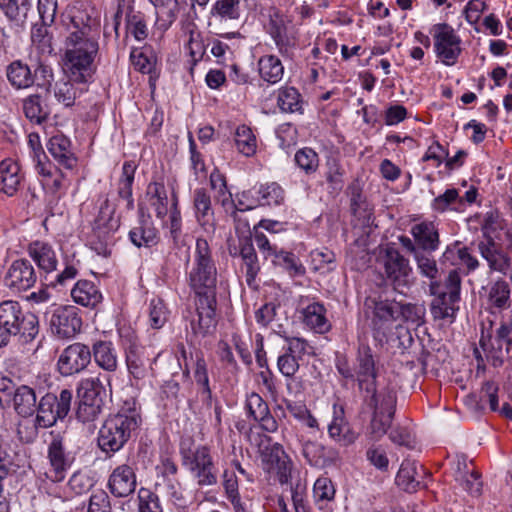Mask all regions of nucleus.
<instances>
[{
    "label": "nucleus",
    "mask_w": 512,
    "mask_h": 512,
    "mask_svg": "<svg viewBox=\"0 0 512 512\" xmlns=\"http://www.w3.org/2000/svg\"><path fill=\"white\" fill-rule=\"evenodd\" d=\"M486 310L490 313H498L511 307L510 285L504 279L493 281L484 288L482 296Z\"/></svg>",
    "instance_id": "14"
},
{
    "label": "nucleus",
    "mask_w": 512,
    "mask_h": 512,
    "mask_svg": "<svg viewBox=\"0 0 512 512\" xmlns=\"http://www.w3.org/2000/svg\"><path fill=\"white\" fill-rule=\"evenodd\" d=\"M365 304L372 309L374 325L398 320L399 302L395 300L368 298Z\"/></svg>",
    "instance_id": "25"
},
{
    "label": "nucleus",
    "mask_w": 512,
    "mask_h": 512,
    "mask_svg": "<svg viewBox=\"0 0 512 512\" xmlns=\"http://www.w3.org/2000/svg\"><path fill=\"white\" fill-rule=\"evenodd\" d=\"M425 474L422 465L415 460L405 459L396 476V484L407 492H415L420 486Z\"/></svg>",
    "instance_id": "22"
},
{
    "label": "nucleus",
    "mask_w": 512,
    "mask_h": 512,
    "mask_svg": "<svg viewBox=\"0 0 512 512\" xmlns=\"http://www.w3.org/2000/svg\"><path fill=\"white\" fill-rule=\"evenodd\" d=\"M441 287L438 281L430 283V293L435 295V299L431 303V314L434 319L442 320L453 318L455 314V304L458 301H451L447 293H439Z\"/></svg>",
    "instance_id": "28"
},
{
    "label": "nucleus",
    "mask_w": 512,
    "mask_h": 512,
    "mask_svg": "<svg viewBox=\"0 0 512 512\" xmlns=\"http://www.w3.org/2000/svg\"><path fill=\"white\" fill-rule=\"evenodd\" d=\"M245 407L249 416L258 422L263 430L269 433L277 431L278 423L274 416L271 415L268 404L259 394H249Z\"/></svg>",
    "instance_id": "15"
},
{
    "label": "nucleus",
    "mask_w": 512,
    "mask_h": 512,
    "mask_svg": "<svg viewBox=\"0 0 512 512\" xmlns=\"http://www.w3.org/2000/svg\"><path fill=\"white\" fill-rule=\"evenodd\" d=\"M6 76L9 83L16 89H25L34 83V76L29 66L21 60H15L7 66Z\"/></svg>",
    "instance_id": "33"
},
{
    "label": "nucleus",
    "mask_w": 512,
    "mask_h": 512,
    "mask_svg": "<svg viewBox=\"0 0 512 512\" xmlns=\"http://www.w3.org/2000/svg\"><path fill=\"white\" fill-rule=\"evenodd\" d=\"M371 394L369 405L374 408V411L378 414H389L393 416L395 413L396 406V392L392 387H385L380 391L376 390L373 386V390L367 392Z\"/></svg>",
    "instance_id": "31"
},
{
    "label": "nucleus",
    "mask_w": 512,
    "mask_h": 512,
    "mask_svg": "<svg viewBox=\"0 0 512 512\" xmlns=\"http://www.w3.org/2000/svg\"><path fill=\"white\" fill-rule=\"evenodd\" d=\"M302 455L312 466L323 467L327 464V453L323 445L311 440L301 441Z\"/></svg>",
    "instance_id": "47"
},
{
    "label": "nucleus",
    "mask_w": 512,
    "mask_h": 512,
    "mask_svg": "<svg viewBox=\"0 0 512 512\" xmlns=\"http://www.w3.org/2000/svg\"><path fill=\"white\" fill-rule=\"evenodd\" d=\"M335 488L328 477L318 478L313 487V497L319 509H326L327 505L334 499Z\"/></svg>",
    "instance_id": "46"
},
{
    "label": "nucleus",
    "mask_w": 512,
    "mask_h": 512,
    "mask_svg": "<svg viewBox=\"0 0 512 512\" xmlns=\"http://www.w3.org/2000/svg\"><path fill=\"white\" fill-rule=\"evenodd\" d=\"M276 266L282 267L290 276L298 277L305 274V267L300 260L292 253L282 248L271 259Z\"/></svg>",
    "instance_id": "43"
},
{
    "label": "nucleus",
    "mask_w": 512,
    "mask_h": 512,
    "mask_svg": "<svg viewBox=\"0 0 512 512\" xmlns=\"http://www.w3.org/2000/svg\"><path fill=\"white\" fill-rule=\"evenodd\" d=\"M56 395L46 394L40 399L38 406L36 407L37 416L35 423L37 427L48 428L51 427L57 421L59 416H56Z\"/></svg>",
    "instance_id": "36"
},
{
    "label": "nucleus",
    "mask_w": 512,
    "mask_h": 512,
    "mask_svg": "<svg viewBox=\"0 0 512 512\" xmlns=\"http://www.w3.org/2000/svg\"><path fill=\"white\" fill-rule=\"evenodd\" d=\"M119 225V218L115 216V206L105 199L99 207L90 236L91 248L98 255L107 257L111 254L115 243L114 234Z\"/></svg>",
    "instance_id": "6"
},
{
    "label": "nucleus",
    "mask_w": 512,
    "mask_h": 512,
    "mask_svg": "<svg viewBox=\"0 0 512 512\" xmlns=\"http://www.w3.org/2000/svg\"><path fill=\"white\" fill-rule=\"evenodd\" d=\"M411 235L423 251H436L439 247V232L434 222L423 221L411 227Z\"/></svg>",
    "instance_id": "24"
},
{
    "label": "nucleus",
    "mask_w": 512,
    "mask_h": 512,
    "mask_svg": "<svg viewBox=\"0 0 512 512\" xmlns=\"http://www.w3.org/2000/svg\"><path fill=\"white\" fill-rule=\"evenodd\" d=\"M268 33L273 39L278 52L284 57L292 59L297 48V38L281 17L270 19Z\"/></svg>",
    "instance_id": "13"
},
{
    "label": "nucleus",
    "mask_w": 512,
    "mask_h": 512,
    "mask_svg": "<svg viewBox=\"0 0 512 512\" xmlns=\"http://www.w3.org/2000/svg\"><path fill=\"white\" fill-rule=\"evenodd\" d=\"M254 240L258 249L266 259H272L280 249L277 244L276 237L269 238L264 233L259 232L257 228H255Z\"/></svg>",
    "instance_id": "60"
},
{
    "label": "nucleus",
    "mask_w": 512,
    "mask_h": 512,
    "mask_svg": "<svg viewBox=\"0 0 512 512\" xmlns=\"http://www.w3.org/2000/svg\"><path fill=\"white\" fill-rule=\"evenodd\" d=\"M503 228V221L497 211H489L484 215L481 230L486 240H494L496 233Z\"/></svg>",
    "instance_id": "59"
},
{
    "label": "nucleus",
    "mask_w": 512,
    "mask_h": 512,
    "mask_svg": "<svg viewBox=\"0 0 512 512\" xmlns=\"http://www.w3.org/2000/svg\"><path fill=\"white\" fill-rule=\"evenodd\" d=\"M68 35L64 48V69L78 83L93 74V62L99 50L100 18L91 9L72 7L65 18Z\"/></svg>",
    "instance_id": "1"
},
{
    "label": "nucleus",
    "mask_w": 512,
    "mask_h": 512,
    "mask_svg": "<svg viewBox=\"0 0 512 512\" xmlns=\"http://www.w3.org/2000/svg\"><path fill=\"white\" fill-rule=\"evenodd\" d=\"M54 95L59 103L68 107L73 105L76 99V90L70 81L62 79L56 83Z\"/></svg>",
    "instance_id": "61"
},
{
    "label": "nucleus",
    "mask_w": 512,
    "mask_h": 512,
    "mask_svg": "<svg viewBox=\"0 0 512 512\" xmlns=\"http://www.w3.org/2000/svg\"><path fill=\"white\" fill-rule=\"evenodd\" d=\"M51 442L48 446L49 468L45 476L50 481L57 483L65 479L67 470L72 464V458L65 451L66 434L63 432L51 431Z\"/></svg>",
    "instance_id": "7"
},
{
    "label": "nucleus",
    "mask_w": 512,
    "mask_h": 512,
    "mask_svg": "<svg viewBox=\"0 0 512 512\" xmlns=\"http://www.w3.org/2000/svg\"><path fill=\"white\" fill-rule=\"evenodd\" d=\"M0 8L11 21L24 23L32 8L31 0H0Z\"/></svg>",
    "instance_id": "41"
},
{
    "label": "nucleus",
    "mask_w": 512,
    "mask_h": 512,
    "mask_svg": "<svg viewBox=\"0 0 512 512\" xmlns=\"http://www.w3.org/2000/svg\"><path fill=\"white\" fill-rule=\"evenodd\" d=\"M193 204L196 219L207 233H214V213L210 195L204 189H196L193 193Z\"/></svg>",
    "instance_id": "23"
},
{
    "label": "nucleus",
    "mask_w": 512,
    "mask_h": 512,
    "mask_svg": "<svg viewBox=\"0 0 512 512\" xmlns=\"http://www.w3.org/2000/svg\"><path fill=\"white\" fill-rule=\"evenodd\" d=\"M82 319L75 306H59L50 318V327L56 336L62 339L73 338L81 330Z\"/></svg>",
    "instance_id": "10"
},
{
    "label": "nucleus",
    "mask_w": 512,
    "mask_h": 512,
    "mask_svg": "<svg viewBox=\"0 0 512 512\" xmlns=\"http://www.w3.org/2000/svg\"><path fill=\"white\" fill-rule=\"evenodd\" d=\"M180 456L183 467L191 474L200 487L214 486L218 482V470L210 449L206 445L193 447L190 439L180 443Z\"/></svg>",
    "instance_id": "4"
},
{
    "label": "nucleus",
    "mask_w": 512,
    "mask_h": 512,
    "mask_svg": "<svg viewBox=\"0 0 512 512\" xmlns=\"http://www.w3.org/2000/svg\"><path fill=\"white\" fill-rule=\"evenodd\" d=\"M428 252L421 250L414 256V260L420 274L430 279L431 282H435L438 276V267L435 259Z\"/></svg>",
    "instance_id": "54"
},
{
    "label": "nucleus",
    "mask_w": 512,
    "mask_h": 512,
    "mask_svg": "<svg viewBox=\"0 0 512 512\" xmlns=\"http://www.w3.org/2000/svg\"><path fill=\"white\" fill-rule=\"evenodd\" d=\"M136 171V165L127 161L123 164L122 174L118 182V197L125 201V207L127 210H132L134 207V200L132 196V184L134 182V175Z\"/></svg>",
    "instance_id": "35"
},
{
    "label": "nucleus",
    "mask_w": 512,
    "mask_h": 512,
    "mask_svg": "<svg viewBox=\"0 0 512 512\" xmlns=\"http://www.w3.org/2000/svg\"><path fill=\"white\" fill-rule=\"evenodd\" d=\"M301 96L294 87H283L279 89L277 105L282 112L294 113L301 109Z\"/></svg>",
    "instance_id": "48"
},
{
    "label": "nucleus",
    "mask_w": 512,
    "mask_h": 512,
    "mask_svg": "<svg viewBox=\"0 0 512 512\" xmlns=\"http://www.w3.org/2000/svg\"><path fill=\"white\" fill-rule=\"evenodd\" d=\"M140 420L134 411L108 416L98 432L97 443L101 451L107 454L120 451L139 427Z\"/></svg>",
    "instance_id": "3"
},
{
    "label": "nucleus",
    "mask_w": 512,
    "mask_h": 512,
    "mask_svg": "<svg viewBox=\"0 0 512 512\" xmlns=\"http://www.w3.org/2000/svg\"><path fill=\"white\" fill-rule=\"evenodd\" d=\"M210 184L216 192L215 199L223 206L232 202V195L227 189L225 177L218 171H214L210 175Z\"/></svg>",
    "instance_id": "58"
},
{
    "label": "nucleus",
    "mask_w": 512,
    "mask_h": 512,
    "mask_svg": "<svg viewBox=\"0 0 512 512\" xmlns=\"http://www.w3.org/2000/svg\"><path fill=\"white\" fill-rule=\"evenodd\" d=\"M217 267L208 241L197 238L188 272V284L196 295V312L190 319V328L195 336H206L216 325Z\"/></svg>",
    "instance_id": "2"
},
{
    "label": "nucleus",
    "mask_w": 512,
    "mask_h": 512,
    "mask_svg": "<svg viewBox=\"0 0 512 512\" xmlns=\"http://www.w3.org/2000/svg\"><path fill=\"white\" fill-rule=\"evenodd\" d=\"M47 149L57 164L65 169L72 170L77 165V158L72 151L71 141L63 134L52 136Z\"/></svg>",
    "instance_id": "18"
},
{
    "label": "nucleus",
    "mask_w": 512,
    "mask_h": 512,
    "mask_svg": "<svg viewBox=\"0 0 512 512\" xmlns=\"http://www.w3.org/2000/svg\"><path fill=\"white\" fill-rule=\"evenodd\" d=\"M262 205H279L284 200V191L277 183L262 185L258 191Z\"/></svg>",
    "instance_id": "57"
},
{
    "label": "nucleus",
    "mask_w": 512,
    "mask_h": 512,
    "mask_svg": "<svg viewBox=\"0 0 512 512\" xmlns=\"http://www.w3.org/2000/svg\"><path fill=\"white\" fill-rule=\"evenodd\" d=\"M169 310L164 301L160 298H153L149 302L148 316L149 324L154 329H160L169 318Z\"/></svg>",
    "instance_id": "50"
},
{
    "label": "nucleus",
    "mask_w": 512,
    "mask_h": 512,
    "mask_svg": "<svg viewBox=\"0 0 512 512\" xmlns=\"http://www.w3.org/2000/svg\"><path fill=\"white\" fill-rule=\"evenodd\" d=\"M381 263L387 280L391 282L395 290L402 292L403 288H408L411 285L412 268L408 259L397 249L388 246L381 258Z\"/></svg>",
    "instance_id": "8"
},
{
    "label": "nucleus",
    "mask_w": 512,
    "mask_h": 512,
    "mask_svg": "<svg viewBox=\"0 0 512 512\" xmlns=\"http://www.w3.org/2000/svg\"><path fill=\"white\" fill-rule=\"evenodd\" d=\"M433 31L434 48L437 57L446 66L454 65L461 53V40L459 36L446 23L434 25Z\"/></svg>",
    "instance_id": "9"
},
{
    "label": "nucleus",
    "mask_w": 512,
    "mask_h": 512,
    "mask_svg": "<svg viewBox=\"0 0 512 512\" xmlns=\"http://www.w3.org/2000/svg\"><path fill=\"white\" fill-rule=\"evenodd\" d=\"M125 27L126 33L133 36L137 41L145 40L149 33L145 15L132 8L126 13Z\"/></svg>",
    "instance_id": "42"
},
{
    "label": "nucleus",
    "mask_w": 512,
    "mask_h": 512,
    "mask_svg": "<svg viewBox=\"0 0 512 512\" xmlns=\"http://www.w3.org/2000/svg\"><path fill=\"white\" fill-rule=\"evenodd\" d=\"M23 111L31 122L37 124L42 123L48 116V111L42 106L38 95H31L24 100Z\"/></svg>",
    "instance_id": "53"
},
{
    "label": "nucleus",
    "mask_w": 512,
    "mask_h": 512,
    "mask_svg": "<svg viewBox=\"0 0 512 512\" xmlns=\"http://www.w3.org/2000/svg\"><path fill=\"white\" fill-rule=\"evenodd\" d=\"M91 361V351L82 343H73L60 354L58 370L63 376H70L84 370Z\"/></svg>",
    "instance_id": "11"
},
{
    "label": "nucleus",
    "mask_w": 512,
    "mask_h": 512,
    "mask_svg": "<svg viewBox=\"0 0 512 512\" xmlns=\"http://www.w3.org/2000/svg\"><path fill=\"white\" fill-rule=\"evenodd\" d=\"M356 375L362 391L369 392L373 390L376 378L375 364L371 350L367 346L358 350Z\"/></svg>",
    "instance_id": "20"
},
{
    "label": "nucleus",
    "mask_w": 512,
    "mask_h": 512,
    "mask_svg": "<svg viewBox=\"0 0 512 512\" xmlns=\"http://www.w3.org/2000/svg\"><path fill=\"white\" fill-rule=\"evenodd\" d=\"M24 175L19 164L8 158L0 162V191L8 196H13L19 190Z\"/></svg>",
    "instance_id": "21"
},
{
    "label": "nucleus",
    "mask_w": 512,
    "mask_h": 512,
    "mask_svg": "<svg viewBox=\"0 0 512 512\" xmlns=\"http://www.w3.org/2000/svg\"><path fill=\"white\" fill-rule=\"evenodd\" d=\"M29 257L44 273H51L56 270L58 258L53 246L44 241H33L27 247Z\"/></svg>",
    "instance_id": "16"
},
{
    "label": "nucleus",
    "mask_w": 512,
    "mask_h": 512,
    "mask_svg": "<svg viewBox=\"0 0 512 512\" xmlns=\"http://www.w3.org/2000/svg\"><path fill=\"white\" fill-rule=\"evenodd\" d=\"M73 301L81 306L94 308L102 301V294L93 282L79 280L71 290Z\"/></svg>",
    "instance_id": "27"
},
{
    "label": "nucleus",
    "mask_w": 512,
    "mask_h": 512,
    "mask_svg": "<svg viewBox=\"0 0 512 512\" xmlns=\"http://www.w3.org/2000/svg\"><path fill=\"white\" fill-rule=\"evenodd\" d=\"M130 60L133 67L143 74H150L156 64V57L152 49L147 46L133 48L130 52Z\"/></svg>",
    "instance_id": "44"
},
{
    "label": "nucleus",
    "mask_w": 512,
    "mask_h": 512,
    "mask_svg": "<svg viewBox=\"0 0 512 512\" xmlns=\"http://www.w3.org/2000/svg\"><path fill=\"white\" fill-rule=\"evenodd\" d=\"M294 161L307 175L315 173L319 167V156L309 147L299 149L295 153Z\"/></svg>",
    "instance_id": "52"
},
{
    "label": "nucleus",
    "mask_w": 512,
    "mask_h": 512,
    "mask_svg": "<svg viewBox=\"0 0 512 512\" xmlns=\"http://www.w3.org/2000/svg\"><path fill=\"white\" fill-rule=\"evenodd\" d=\"M149 358L141 347L131 345L126 350V365L129 374L137 380L144 379L148 374Z\"/></svg>",
    "instance_id": "29"
},
{
    "label": "nucleus",
    "mask_w": 512,
    "mask_h": 512,
    "mask_svg": "<svg viewBox=\"0 0 512 512\" xmlns=\"http://www.w3.org/2000/svg\"><path fill=\"white\" fill-rule=\"evenodd\" d=\"M462 204L463 198L459 195V191L456 188H450L433 200L432 208L443 213L449 209H458Z\"/></svg>",
    "instance_id": "51"
},
{
    "label": "nucleus",
    "mask_w": 512,
    "mask_h": 512,
    "mask_svg": "<svg viewBox=\"0 0 512 512\" xmlns=\"http://www.w3.org/2000/svg\"><path fill=\"white\" fill-rule=\"evenodd\" d=\"M304 322L317 333H325L329 330L330 324L326 318L325 307L314 302L303 310Z\"/></svg>",
    "instance_id": "37"
},
{
    "label": "nucleus",
    "mask_w": 512,
    "mask_h": 512,
    "mask_svg": "<svg viewBox=\"0 0 512 512\" xmlns=\"http://www.w3.org/2000/svg\"><path fill=\"white\" fill-rule=\"evenodd\" d=\"M240 0H217L211 8V16L220 23L238 20L241 14Z\"/></svg>",
    "instance_id": "40"
},
{
    "label": "nucleus",
    "mask_w": 512,
    "mask_h": 512,
    "mask_svg": "<svg viewBox=\"0 0 512 512\" xmlns=\"http://www.w3.org/2000/svg\"><path fill=\"white\" fill-rule=\"evenodd\" d=\"M146 195L156 216L160 219L168 213V195L163 183L152 182L147 187Z\"/></svg>",
    "instance_id": "39"
},
{
    "label": "nucleus",
    "mask_w": 512,
    "mask_h": 512,
    "mask_svg": "<svg viewBox=\"0 0 512 512\" xmlns=\"http://www.w3.org/2000/svg\"><path fill=\"white\" fill-rule=\"evenodd\" d=\"M20 334L25 341L38 334L35 315H25L18 302L7 300L0 303V348L6 346L11 337Z\"/></svg>",
    "instance_id": "5"
},
{
    "label": "nucleus",
    "mask_w": 512,
    "mask_h": 512,
    "mask_svg": "<svg viewBox=\"0 0 512 512\" xmlns=\"http://www.w3.org/2000/svg\"><path fill=\"white\" fill-rule=\"evenodd\" d=\"M11 404L17 414L23 417L31 416L37 407L35 391L27 385L17 386Z\"/></svg>",
    "instance_id": "30"
},
{
    "label": "nucleus",
    "mask_w": 512,
    "mask_h": 512,
    "mask_svg": "<svg viewBox=\"0 0 512 512\" xmlns=\"http://www.w3.org/2000/svg\"><path fill=\"white\" fill-rule=\"evenodd\" d=\"M286 410L303 425L311 428L318 429V421L311 414L307 406L302 402L285 400Z\"/></svg>",
    "instance_id": "49"
},
{
    "label": "nucleus",
    "mask_w": 512,
    "mask_h": 512,
    "mask_svg": "<svg viewBox=\"0 0 512 512\" xmlns=\"http://www.w3.org/2000/svg\"><path fill=\"white\" fill-rule=\"evenodd\" d=\"M398 319L410 322L419 326L423 323L425 307L422 304H411L399 302Z\"/></svg>",
    "instance_id": "56"
},
{
    "label": "nucleus",
    "mask_w": 512,
    "mask_h": 512,
    "mask_svg": "<svg viewBox=\"0 0 512 512\" xmlns=\"http://www.w3.org/2000/svg\"><path fill=\"white\" fill-rule=\"evenodd\" d=\"M457 254L459 260L461 261V264L466 266L468 271H474L479 266V261L477 258L472 255L467 247L457 248L454 247H447L445 250L443 256L446 259H449L454 254Z\"/></svg>",
    "instance_id": "62"
},
{
    "label": "nucleus",
    "mask_w": 512,
    "mask_h": 512,
    "mask_svg": "<svg viewBox=\"0 0 512 512\" xmlns=\"http://www.w3.org/2000/svg\"><path fill=\"white\" fill-rule=\"evenodd\" d=\"M258 71L264 81L276 84L283 78L284 66L277 56L268 54L259 58Z\"/></svg>",
    "instance_id": "32"
},
{
    "label": "nucleus",
    "mask_w": 512,
    "mask_h": 512,
    "mask_svg": "<svg viewBox=\"0 0 512 512\" xmlns=\"http://www.w3.org/2000/svg\"><path fill=\"white\" fill-rule=\"evenodd\" d=\"M234 141L239 153L246 157L253 156L257 149V140L250 127L240 125L234 134Z\"/></svg>",
    "instance_id": "45"
},
{
    "label": "nucleus",
    "mask_w": 512,
    "mask_h": 512,
    "mask_svg": "<svg viewBox=\"0 0 512 512\" xmlns=\"http://www.w3.org/2000/svg\"><path fill=\"white\" fill-rule=\"evenodd\" d=\"M328 433L333 440L344 446L355 441V435L349 430L342 406L333 405V419L328 426Z\"/></svg>",
    "instance_id": "26"
},
{
    "label": "nucleus",
    "mask_w": 512,
    "mask_h": 512,
    "mask_svg": "<svg viewBox=\"0 0 512 512\" xmlns=\"http://www.w3.org/2000/svg\"><path fill=\"white\" fill-rule=\"evenodd\" d=\"M103 404L101 403H90V402H79L77 408V418L83 422H92L98 418L102 411Z\"/></svg>",
    "instance_id": "64"
},
{
    "label": "nucleus",
    "mask_w": 512,
    "mask_h": 512,
    "mask_svg": "<svg viewBox=\"0 0 512 512\" xmlns=\"http://www.w3.org/2000/svg\"><path fill=\"white\" fill-rule=\"evenodd\" d=\"M79 402L101 403L105 389L99 377H89L82 379L77 389Z\"/></svg>",
    "instance_id": "34"
},
{
    "label": "nucleus",
    "mask_w": 512,
    "mask_h": 512,
    "mask_svg": "<svg viewBox=\"0 0 512 512\" xmlns=\"http://www.w3.org/2000/svg\"><path fill=\"white\" fill-rule=\"evenodd\" d=\"M478 252L486 260L491 271L506 275L510 268V257L495 243L494 240L480 241Z\"/></svg>",
    "instance_id": "17"
},
{
    "label": "nucleus",
    "mask_w": 512,
    "mask_h": 512,
    "mask_svg": "<svg viewBox=\"0 0 512 512\" xmlns=\"http://www.w3.org/2000/svg\"><path fill=\"white\" fill-rule=\"evenodd\" d=\"M194 374L196 383L200 386V394L203 401H209L211 399V390L209 387V378L206 370V364L202 358L197 359Z\"/></svg>",
    "instance_id": "63"
},
{
    "label": "nucleus",
    "mask_w": 512,
    "mask_h": 512,
    "mask_svg": "<svg viewBox=\"0 0 512 512\" xmlns=\"http://www.w3.org/2000/svg\"><path fill=\"white\" fill-rule=\"evenodd\" d=\"M129 237L132 243L137 247L152 246L157 242V231L150 226L142 225L133 228Z\"/></svg>",
    "instance_id": "55"
},
{
    "label": "nucleus",
    "mask_w": 512,
    "mask_h": 512,
    "mask_svg": "<svg viewBox=\"0 0 512 512\" xmlns=\"http://www.w3.org/2000/svg\"><path fill=\"white\" fill-rule=\"evenodd\" d=\"M94 360L102 369L113 372L117 369L118 360L111 342L99 341L93 346Z\"/></svg>",
    "instance_id": "38"
},
{
    "label": "nucleus",
    "mask_w": 512,
    "mask_h": 512,
    "mask_svg": "<svg viewBox=\"0 0 512 512\" xmlns=\"http://www.w3.org/2000/svg\"><path fill=\"white\" fill-rule=\"evenodd\" d=\"M109 489L116 497H127L136 488V476L133 469L126 465L115 468L108 482Z\"/></svg>",
    "instance_id": "19"
},
{
    "label": "nucleus",
    "mask_w": 512,
    "mask_h": 512,
    "mask_svg": "<svg viewBox=\"0 0 512 512\" xmlns=\"http://www.w3.org/2000/svg\"><path fill=\"white\" fill-rule=\"evenodd\" d=\"M4 282L8 288L14 291H26L35 285L37 275L30 261L17 259L9 266Z\"/></svg>",
    "instance_id": "12"
}]
</instances>
